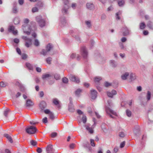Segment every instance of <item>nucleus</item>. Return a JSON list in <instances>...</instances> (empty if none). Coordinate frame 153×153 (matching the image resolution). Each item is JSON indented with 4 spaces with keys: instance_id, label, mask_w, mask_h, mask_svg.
Masks as SVG:
<instances>
[{
    "instance_id": "f257e3e1",
    "label": "nucleus",
    "mask_w": 153,
    "mask_h": 153,
    "mask_svg": "<svg viewBox=\"0 0 153 153\" xmlns=\"http://www.w3.org/2000/svg\"><path fill=\"white\" fill-rule=\"evenodd\" d=\"M29 22V20L28 19H25L24 21V22L25 24L22 26L24 32L27 35H29L30 34L31 31L30 27L27 24Z\"/></svg>"
},
{
    "instance_id": "ddd939ff",
    "label": "nucleus",
    "mask_w": 153,
    "mask_h": 153,
    "mask_svg": "<svg viewBox=\"0 0 153 153\" xmlns=\"http://www.w3.org/2000/svg\"><path fill=\"white\" fill-rule=\"evenodd\" d=\"M47 106V104L44 101H42L39 104V107L41 110H43Z\"/></svg>"
},
{
    "instance_id": "c03bdc74",
    "label": "nucleus",
    "mask_w": 153,
    "mask_h": 153,
    "mask_svg": "<svg viewBox=\"0 0 153 153\" xmlns=\"http://www.w3.org/2000/svg\"><path fill=\"white\" fill-rule=\"evenodd\" d=\"M36 5L39 7H42L43 6V4L41 1H39L37 3Z\"/></svg>"
},
{
    "instance_id": "6ab92c4d",
    "label": "nucleus",
    "mask_w": 153,
    "mask_h": 153,
    "mask_svg": "<svg viewBox=\"0 0 153 153\" xmlns=\"http://www.w3.org/2000/svg\"><path fill=\"white\" fill-rule=\"evenodd\" d=\"M16 5L17 3L16 2L14 3L13 4V6L12 9V12L14 13H16L18 12Z\"/></svg>"
},
{
    "instance_id": "de8ad7c7",
    "label": "nucleus",
    "mask_w": 153,
    "mask_h": 153,
    "mask_svg": "<svg viewBox=\"0 0 153 153\" xmlns=\"http://www.w3.org/2000/svg\"><path fill=\"white\" fill-rule=\"evenodd\" d=\"M62 81L64 83H67L68 82V79L67 78L64 77L62 79Z\"/></svg>"
},
{
    "instance_id": "0eeeda50",
    "label": "nucleus",
    "mask_w": 153,
    "mask_h": 153,
    "mask_svg": "<svg viewBox=\"0 0 153 153\" xmlns=\"http://www.w3.org/2000/svg\"><path fill=\"white\" fill-rule=\"evenodd\" d=\"M105 110L106 112L107 113V114H108L109 115L110 117L111 118H114V117L111 114H110V113L112 114H113L115 116H117V115L115 111L112 110L108 107H106L105 108Z\"/></svg>"
},
{
    "instance_id": "680f3d73",
    "label": "nucleus",
    "mask_w": 153,
    "mask_h": 153,
    "mask_svg": "<svg viewBox=\"0 0 153 153\" xmlns=\"http://www.w3.org/2000/svg\"><path fill=\"white\" fill-rule=\"evenodd\" d=\"M90 146L88 142H87L86 143L84 144L83 146L85 148H88Z\"/></svg>"
},
{
    "instance_id": "603ef678",
    "label": "nucleus",
    "mask_w": 153,
    "mask_h": 153,
    "mask_svg": "<svg viewBox=\"0 0 153 153\" xmlns=\"http://www.w3.org/2000/svg\"><path fill=\"white\" fill-rule=\"evenodd\" d=\"M107 95L108 96L112 98L113 97V95L112 94L111 92H107Z\"/></svg>"
},
{
    "instance_id": "13d9d810",
    "label": "nucleus",
    "mask_w": 153,
    "mask_h": 153,
    "mask_svg": "<svg viewBox=\"0 0 153 153\" xmlns=\"http://www.w3.org/2000/svg\"><path fill=\"white\" fill-rule=\"evenodd\" d=\"M111 83H109L107 82H105V87H107L108 86H111Z\"/></svg>"
},
{
    "instance_id": "7ed1b4c3",
    "label": "nucleus",
    "mask_w": 153,
    "mask_h": 153,
    "mask_svg": "<svg viewBox=\"0 0 153 153\" xmlns=\"http://www.w3.org/2000/svg\"><path fill=\"white\" fill-rule=\"evenodd\" d=\"M80 52L81 54L84 59H87L88 52L85 47H82L81 48Z\"/></svg>"
},
{
    "instance_id": "72a5a7b5",
    "label": "nucleus",
    "mask_w": 153,
    "mask_h": 153,
    "mask_svg": "<svg viewBox=\"0 0 153 153\" xmlns=\"http://www.w3.org/2000/svg\"><path fill=\"white\" fill-rule=\"evenodd\" d=\"M146 27V25L143 22L141 23L140 25V28L141 29H143Z\"/></svg>"
},
{
    "instance_id": "4d7b16f0",
    "label": "nucleus",
    "mask_w": 153,
    "mask_h": 153,
    "mask_svg": "<svg viewBox=\"0 0 153 153\" xmlns=\"http://www.w3.org/2000/svg\"><path fill=\"white\" fill-rule=\"evenodd\" d=\"M125 143H126V142H125V141H123V142H122V143H121L120 144V147L121 148H123L125 146Z\"/></svg>"
},
{
    "instance_id": "20e7f679",
    "label": "nucleus",
    "mask_w": 153,
    "mask_h": 153,
    "mask_svg": "<svg viewBox=\"0 0 153 153\" xmlns=\"http://www.w3.org/2000/svg\"><path fill=\"white\" fill-rule=\"evenodd\" d=\"M122 33L124 36H129L131 34V31L126 26H124L122 29Z\"/></svg>"
},
{
    "instance_id": "f8f14e48",
    "label": "nucleus",
    "mask_w": 153,
    "mask_h": 153,
    "mask_svg": "<svg viewBox=\"0 0 153 153\" xmlns=\"http://www.w3.org/2000/svg\"><path fill=\"white\" fill-rule=\"evenodd\" d=\"M53 151L52 145L50 144L47 146L46 148V151L47 153H53Z\"/></svg>"
},
{
    "instance_id": "864d4df0",
    "label": "nucleus",
    "mask_w": 153,
    "mask_h": 153,
    "mask_svg": "<svg viewBox=\"0 0 153 153\" xmlns=\"http://www.w3.org/2000/svg\"><path fill=\"white\" fill-rule=\"evenodd\" d=\"M119 135L121 137H124L125 136V134L123 132H121L119 133Z\"/></svg>"
},
{
    "instance_id": "412c9836",
    "label": "nucleus",
    "mask_w": 153,
    "mask_h": 153,
    "mask_svg": "<svg viewBox=\"0 0 153 153\" xmlns=\"http://www.w3.org/2000/svg\"><path fill=\"white\" fill-rule=\"evenodd\" d=\"M4 136L8 139L10 143H13V140L12 137L8 134H4Z\"/></svg>"
},
{
    "instance_id": "37998d69",
    "label": "nucleus",
    "mask_w": 153,
    "mask_h": 153,
    "mask_svg": "<svg viewBox=\"0 0 153 153\" xmlns=\"http://www.w3.org/2000/svg\"><path fill=\"white\" fill-rule=\"evenodd\" d=\"M14 22L15 24L17 25L19 24V20L18 18H15L14 21Z\"/></svg>"
},
{
    "instance_id": "6e6552de",
    "label": "nucleus",
    "mask_w": 153,
    "mask_h": 153,
    "mask_svg": "<svg viewBox=\"0 0 153 153\" xmlns=\"http://www.w3.org/2000/svg\"><path fill=\"white\" fill-rule=\"evenodd\" d=\"M91 126L90 124L87 123L84 126V127L85 128L86 130L88 131L89 133L92 134L94 132L93 129L95 126H92L91 127H90Z\"/></svg>"
},
{
    "instance_id": "f03ea898",
    "label": "nucleus",
    "mask_w": 153,
    "mask_h": 153,
    "mask_svg": "<svg viewBox=\"0 0 153 153\" xmlns=\"http://www.w3.org/2000/svg\"><path fill=\"white\" fill-rule=\"evenodd\" d=\"M36 19L39 25L41 27L45 26V21L42 18V16H39L36 17Z\"/></svg>"
},
{
    "instance_id": "4468645a",
    "label": "nucleus",
    "mask_w": 153,
    "mask_h": 153,
    "mask_svg": "<svg viewBox=\"0 0 153 153\" xmlns=\"http://www.w3.org/2000/svg\"><path fill=\"white\" fill-rule=\"evenodd\" d=\"M86 7L89 10H91L94 8V6L93 3H87L86 4Z\"/></svg>"
},
{
    "instance_id": "5701e85b",
    "label": "nucleus",
    "mask_w": 153,
    "mask_h": 153,
    "mask_svg": "<svg viewBox=\"0 0 153 153\" xmlns=\"http://www.w3.org/2000/svg\"><path fill=\"white\" fill-rule=\"evenodd\" d=\"M51 76V75L49 74H44L42 75V79L45 80Z\"/></svg>"
},
{
    "instance_id": "8fccbe9b",
    "label": "nucleus",
    "mask_w": 153,
    "mask_h": 153,
    "mask_svg": "<svg viewBox=\"0 0 153 153\" xmlns=\"http://www.w3.org/2000/svg\"><path fill=\"white\" fill-rule=\"evenodd\" d=\"M54 77L56 80L59 79H60V76L59 74H56L54 75Z\"/></svg>"
},
{
    "instance_id": "473e14b6",
    "label": "nucleus",
    "mask_w": 153,
    "mask_h": 153,
    "mask_svg": "<svg viewBox=\"0 0 153 153\" xmlns=\"http://www.w3.org/2000/svg\"><path fill=\"white\" fill-rule=\"evenodd\" d=\"M52 60V58L51 57H49L47 58L46 59V61L47 63L48 64H51V61Z\"/></svg>"
},
{
    "instance_id": "f3484780",
    "label": "nucleus",
    "mask_w": 153,
    "mask_h": 153,
    "mask_svg": "<svg viewBox=\"0 0 153 153\" xmlns=\"http://www.w3.org/2000/svg\"><path fill=\"white\" fill-rule=\"evenodd\" d=\"M53 48L52 45L51 43H48L46 46L45 48L48 52L50 51Z\"/></svg>"
},
{
    "instance_id": "a19ab883",
    "label": "nucleus",
    "mask_w": 153,
    "mask_h": 153,
    "mask_svg": "<svg viewBox=\"0 0 153 153\" xmlns=\"http://www.w3.org/2000/svg\"><path fill=\"white\" fill-rule=\"evenodd\" d=\"M15 29V27L13 26H10L8 29V31L10 32H12Z\"/></svg>"
},
{
    "instance_id": "e433bc0d",
    "label": "nucleus",
    "mask_w": 153,
    "mask_h": 153,
    "mask_svg": "<svg viewBox=\"0 0 153 153\" xmlns=\"http://www.w3.org/2000/svg\"><path fill=\"white\" fill-rule=\"evenodd\" d=\"M151 97V93L149 91H148L146 95L147 99L148 100H149L150 99Z\"/></svg>"
},
{
    "instance_id": "2eb2a0df",
    "label": "nucleus",
    "mask_w": 153,
    "mask_h": 153,
    "mask_svg": "<svg viewBox=\"0 0 153 153\" xmlns=\"http://www.w3.org/2000/svg\"><path fill=\"white\" fill-rule=\"evenodd\" d=\"M129 81L131 82L134 80L136 79V76L134 74L131 73L129 75Z\"/></svg>"
},
{
    "instance_id": "2f4dec72",
    "label": "nucleus",
    "mask_w": 153,
    "mask_h": 153,
    "mask_svg": "<svg viewBox=\"0 0 153 153\" xmlns=\"http://www.w3.org/2000/svg\"><path fill=\"white\" fill-rule=\"evenodd\" d=\"M10 112V110L8 108H7L4 112V115L6 117H7V115Z\"/></svg>"
},
{
    "instance_id": "c756f323",
    "label": "nucleus",
    "mask_w": 153,
    "mask_h": 153,
    "mask_svg": "<svg viewBox=\"0 0 153 153\" xmlns=\"http://www.w3.org/2000/svg\"><path fill=\"white\" fill-rule=\"evenodd\" d=\"M49 118L52 120H53L54 119L55 117L53 113L52 112H51L49 114Z\"/></svg>"
},
{
    "instance_id": "338daca9",
    "label": "nucleus",
    "mask_w": 153,
    "mask_h": 153,
    "mask_svg": "<svg viewBox=\"0 0 153 153\" xmlns=\"http://www.w3.org/2000/svg\"><path fill=\"white\" fill-rule=\"evenodd\" d=\"M36 151L38 153H41L42 152V150L40 148L38 147L37 148Z\"/></svg>"
},
{
    "instance_id": "09e8293b",
    "label": "nucleus",
    "mask_w": 153,
    "mask_h": 153,
    "mask_svg": "<svg viewBox=\"0 0 153 153\" xmlns=\"http://www.w3.org/2000/svg\"><path fill=\"white\" fill-rule=\"evenodd\" d=\"M134 131L135 134H137L139 131V128H135L134 129Z\"/></svg>"
},
{
    "instance_id": "5fc2aeb1",
    "label": "nucleus",
    "mask_w": 153,
    "mask_h": 153,
    "mask_svg": "<svg viewBox=\"0 0 153 153\" xmlns=\"http://www.w3.org/2000/svg\"><path fill=\"white\" fill-rule=\"evenodd\" d=\"M20 89V90L22 92H24L25 91V89L24 87L22 85L20 87H19Z\"/></svg>"
},
{
    "instance_id": "b1692460",
    "label": "nucleus",
    "mask_w": 153,
    "mask_h": 153,
    "mask_svg": "<svg viewBox=\"0 0 153 153\" xmlns=\"http://www.w3.org/2000/svg\"><path fill=\"white\" fill-rule=\"evenodd\" d=\"M147 26L151 30H153V24L152 22L150 21L148 22L147 24Z\"/></svg>"
},
{
    "instance_id": "6e6d98bb",
    "label": "nucleus",
    "mask_w": 153,
    "mask_h": 153,
    "mask_svg": "<svg viewBox=\"0 0 153 153\" xmlns=\"http://www.w3.org/2000/svg\"><path fill=\"white\" fill-rule=\"evenodd\" d=\"M57 134L56 132H53L51 134V137H52L53 138L54 137L57 136Z\"/></svg>"
},
{
    "instance_id": "aec40b11",
    "label": "nucleus",
    "mask_w": 153,
    "mask_h": 153,
    "mask_svg": "<svg viewBox=\"0 0 153 153\" xmlns=\"http://www.w3.org/2000/svg\"><path fill=\"white\" fill-rule=\"evenodd\" d=\"M129 76V73L128 72H126L122 75L121 77L123 80H125L127 79V77Z\"/></svg>"
},
{
    "instance_id": "c85d7f7f",
    "label": "nucleus",
    "mask_w": 153,
    "mask_h": 153,
    "mask_svg": "<svg viewBox=\"0 0 153 153\" xmlns=\"http://www.w3.org/2000/svg\"><path fill=\"white\" fill-rule=\"evenodd\" d=\"M85 23L88 28H91V25L90 21H85Z\"/></svg>"
},
{
    "instance_id": "bf43d9fd",
    "label": "nucleus",
    "mask_w": 153,
    "mask_h": 153,
    "mask_svg": "<svg viewBox=\"0 0 153 153\" xmlns=\"http://www.w3.org/2000/svg\"><path fill=\"white\" fill-rule=\"evenodd\" d=\"M91 141V146H95V144L94 143V140L93 139H91L90 140Z\"/></svg>"
},
{
    "instance_id": "58836bf2",
    "label": "nucleus",
    "mask_w": 153,
    "mask_h": 153,
    "mask_svg": "<svg viewBox=\"0 0 153 153\" xmlns=\"http://www.w3.org/2000/svg\"><path fill=\"white\" fill-rule=\"evenodd\" d=\"M30 143L31 145L33 146H36L37 145V142L35 140H31L30 141Z\"/></svg>"
},
{
    "instance_id": "393cba45",
    "label": "nucleus",
    "mask_w": 153,
    "mask_h": 153,
    "mask_svg": "<svg viewBox=\"0 0 153 153\" xmlns=\"http://www.w3.org/2000/svg\"><path fill=\"white\" fill-rule=\"evenodd\" d=\"M117 3L119 6L122 7L125 4V1L124 0H118Z\"/></svg>"
},
{
    "instance_id": "cd10ccee",
    "label": "nucleus",
    "mask_w": 153,
    "mask_h": 153,
    "mask_svg": "<svg viewBox=\"0 0 153 153\" xmlns=\"http://www.w3.org/2000/svg\"><path fill=\"white\" fill-rule=\"evenodd\" d=\"M61 23L62 24L63 26L65 25L66 22L65 20V18L64 17L60 19Z\"/></svg>"
},
{
    "instance_id": "1a4fd4ad",
    "label": "nucleus",
    "mask_w": 153,
    "mask_h": 153,
    "mask_svg": "<svg viewBox=\"0 0 153 153\" xmlns=\"http://www.w3.org/2000/svg\"><path fill=\"white\" fill-rule=\"evenodd\" d=\"M69 79L72 81L76 83H79L80 80L79 78L76 77L75 76L72 75H70L69 76Z\"/></svg>"
},
{
    "instance_id": "a18cd8bd",
    "label": "nucleus",
    "mask_w": 153,
    "mask_h": 153,
    "mask_svg": "<svg viewBox=\"0 0 153 153\" xmlns=\"http://www.w3.org/2000/svg\"><path fill=\"white\" fill-rule=\"evenodd\" d=\"M53 103L54 104L56 105L59 103V102L55 98L53 100Z\"/></svg>"
},
{
    "instance_id": "39448f33",
    "label": "nucleus",
    "mask_w": 153,
    "mask_h": 153,
    "mask_svg": "<svg viewBox=\"0 0 153 153\" xmlns=\"http://www.w3.org/2000/svg\"><path fill=\"white\" fill-rule=\"evenodd\" d=\"M37 130L36 128L33 126H31L26 129L27 133L29 134H35Z\"/></svg>"
},
{
    "instance_id": "a878e982",
    "label": "nucleus",
    "mask_w": 153,
    "mask_h": 153,
    "mask_svg": "<svg viewBox=\"0 0 153 153\" xmlns=\"http://www.w3.org/2000/svg\"><path fill=\"white\" fill-rule=\"evenodd\" d=\"M8 85V84L7 82L1 81L0 82V86L1 87H5Z\"/></svg>"
},
{
    "instance_id": "79ce46f5",
    "label": "nucleus",
    "mask_w": 153,
    "mask_h": 153,
    "mask_svg": "<svg viewBox=\"0 0 153 153\" xmlns=\"http://www.w3.org/2000/svg\"><path fill=\"white\" fill-rule=\"evenodd\" d=\"M126 114L127 116L128 117H130L131 116V111L128 109L126 110Z\"/></svg>"
},
{
    "instance_id": "9d476101",
    "label": "nucleus",
    "mask_w": 153,
    "mask_h": 153,
    "mask_svg": "<svg viewBox=\"0 0 153 153\" xmlns=\"http://www.w3.org/2000/svg\"><path fill=\"white\" fill-rule=\"evenodd\" d=\"M97 92L96 90L92 89L91 91V98L93 100L95 99L97 96Z\"/></svg>"
},
{
    "instance_id": "69168bd1",
    "label": "nucleus",
    "mask_w": 153,
    "mask_h": 153,
    "mask_svg": "<svg viewBox=\"0 0 153 153\" xmlns=\"http://www.w3.org/2000/svg\"><path fill=\"white\" fill-rule=\"evenodd\" d=\"M42 122L44 123H48V120H47V117H45L43 119H42Z\"/></svg>"
},
{
    "instance_id": "49530a36",
    "label": "nucleus",
    "mask_w": 153,
    "mask_h": 153,
    "mask_svg": "<svg viewBox=\"0 0 153 153\" xmlns=\"http://www.w3.org/2000/svg\"><path fill=\"white\" fill-rule=\"evenodd\" d=\"M34 45L36 46H38L39 45V42L37 39H35L34 43Z\"/></svg>"
},
{
    "instance_id": "bb28decb",
    "label": "nucleus",
    "mask_w": 153,
    "mask_h": 153,
    "mask_svg": "<svg viewBox=\"0 0 153 153\" xmlns=\"http://www.w3.org/2000/svg\"><path fill=\"white\" fill-rule=\"evenodd\" d=\"M111 65L113 67H116L117 65L116 62L114 60H111L110 61Z\"/></svg>"
},
{
    "instance_id": "4be33fe9",
    "label": "nucleus",
    "mask_w": 153,
    "mask_h": 153,
    "mask_svg": "<svg viewBox=\"0 0 153 153\" xmlns=\"http://www.w3.org/2000/svg\"><path fill=\"white\" fill-rule=\"evenodd\" d=\"M49 52L46 49H42L40 52V53L44 56L48 55Z\"/></svg>"
},
{
    "instance_id": "4c0bfd02",
    "label": "nucleus",
    "mask_w": 153,
    "mask_h": 153,
    "mask_svg": "<svg viewBox=\"0 0 153 153\" xmlns=\"http://www.w3.org/2000/svg\"><path fill=\"white\" fill-rule=\"evenodd\" d=\"M102 79L101 77H95L94 79V81L95 82H98Z\"/></svg>"
},
{
    "instance_id": "423d86ee",
    "label": "nucleus",
    "mask_w": 153,
    "mask_h": 153,
    "mask_svg": "<svg viewBox=\"0 0 153 153\" xmlns=\"http://www.w3.org/2000/svg\"><path fill=\"white\" fill-rule=\"evenodd\" d=\"M64 6L62 10V12L63 14H66L67 13L68 10L69 8V6L68 0H63Z\"/></svg>"
},
{
    "instance_id": "dca6fc26",
    "label": "nucleus",
    "mask_w": 153,
    "mask_h": 153,
    "mask_svg": "<svg viewBox=\"0 0 153 153\" xmlns=\"http://www.w3.org/2000/svg\"><path fill=\"white\" fill-rule=\"evenodd\" d=\"M68 110L70 112H71L74 111L75 109L74 108L73 104H69L68 105Z\"/></svg>"
},
{
    "instance_id": "052dcab7",
    "label": "nucleus",
    "mask_w": 153,
    "mask_h": 153,
    "mask_svg": "<svg viewBox=\"0 0 153 153\" xmlns=\"http://www.w3.org/2000/svg\"><path fill=\"white\" fill-rule=\"evenodd\" d=\"M32 44V43L28 42H26L25 44V45L27 47H29L30 45Z\"/></svg>"
},
{
    "instance_id": "ea45409f",
    "label": "nucleus",
    "mask_w": 153,
    "mask_h": 153,
    "mask_svg": "<svg viewBox=\"0 0 153 153\" xmlns=\"http://www.w3.org/2000/svg\"><path fill=\"white\" fill-rule=\"evenodd\" d=\"M82 119V122L84 123H86L87 121V118L86 116L85 115H83Z\"/></svg>"
},
{
    "instance_id": "0e129e2a",
    "label": "nucleus",
    "mask_w": 153,
    "mask_h": 153,
    "mask_svg": "<svg viewBox=\"0 0 153 153\" xmlns=\"http://www.w3.org/2000/svg\"><path fill=\"white\" fill-rule=\"evenodd\" d=\"M44 112L46 114H50L51 112H51L48 109H46L44 111Z\"/></svg>"
},
{
    "instance_id": "e2e57ef3",
    "label": "nucleus",
    "mask_w": 153,
    "mask_h": 153,
    "mask_svg": "<svg viewBox=\"0 0 153 153\" xmlns=\"http://www.w3.org/2000/svg\"><path fill=\"white\" fill-rule=\"evenodd\" d=\"M27 55L25 53H22V58L23 59H25L27 58Z\"/></svg>"
},
{
    "instance_id": "774afa93",
    "label": "nucleus",
    "mask_w": 153,
    "mask_h": 153,
    "mask_svg": "<svg viewBox=\"0 0 153 153\" xmlns=\"http://www.w3.org/2000/svg\"><path fill=\"white\" fill-rule=\"evenodd\" d=\"M17 53L19 55L21 54V51L20 49L18 48H17L16 49Z\"/></svg>"
},
{
    "instance_id": "3c124183",
    "label": "nucleus",
    "mask_w": 153,
    "mask_h": 153,
    "mask_svg": "<svg viewBox=\"0 0 153 153\" xmlns=\"http://www.w3.org/2000/svg\"><path fill=\"white\" fill-rule=\"evenodd\" d=\"M39 9L36 7H34L32 8V11L33 13H34L35 12H37L38 11Z\"/></svg>"
},
{
    "instance_id": "9b49d317",
    "label": "nucleus",
    "mask_w": 153,
    "mask_h": 153,
    "mask_svg": "<svg viewBox=\"0 0 153 153\" xmlns=\"http://www.w3.org/2000/svg\"><path fill=\"white\" fill-rule=\"evenodd\" d=\"M34 105L33 102L30 99H28L26 101V105L28 107H32Z\"/></svg>"
},
{
    "instance_id": "a211bd4d",
    "label": "nucleus",
    "mask_w": 153,
    "mask_h": 153,
    "mask_svg": "<svg viewBox=\"0 0 153 153\" xmlns=\"http://www.w3.org/2000/svg\"><path fill=\"white\" fill-rule=\"evenodd\" d=\"M82 91V90L80 88L78 89L75 91V94L76 96L78 97H79L80 94Z\"/></svg>"
},
{
    "instance_id": "7c9ffc66",
    "label": "nucleus",
    "mask_w": 153,
    "mask_h": 153,
    "mask_svg": "<svg viewBox=\"0 0 153 153\" xmlns=\"http://www.w3.org/2000/svg\"><path fill=\"white\" fill-rule=\"evenodd\" d=\"M26 67L30 70H33V67L31 64L29 63L26 64Z\"/></svg>"
},
{
    "instance_id": "f704fd0d",
    "label": "nucleus",
    "mask_w": 153,
    "mask_h": 153,
    "mask_svg": "<svg viewBox=\"0 0 153 153\" xmlns=\"http://www.w3.org/2000/svg\"><path fill=\"white\" fill-rule=\"evenodd\" d=\"M122 14V12L119 11L118 12L116 13V18L117 19L120 20V19L119 15H120Z\"/></svg>"
},
{
    "instance_id": "c9c22d12",
    "label": "nucleus",
    "mask_w": 153,
    "mask_h": 153,
    "mask_svg": "<svg viewBox=\"0 0 153 153\" xmlns=\"http://www.w3.org/2000/svg\"><path fill=\"white\" fill-rule=\"evenodd\" d=\"M119 45L121 50H126V47L124 46V45L123 43L120 42L119 43Z\"/></svg>"
}]
</instances>
